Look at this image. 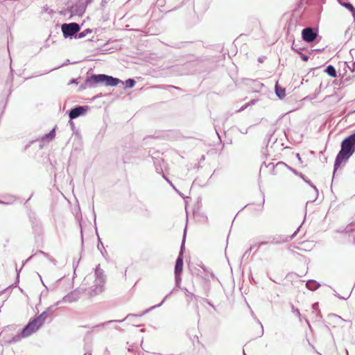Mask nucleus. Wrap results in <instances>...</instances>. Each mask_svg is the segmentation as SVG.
<instances>
[{
	"instance_id": "nucleus-2",
	"label": "nucleus",
	"mask_w": 355,
	"mask_h": 355,
	"mask_svg": "<svg viewBox=\"0 0 355 355\" xmlns=\"http://www.w3.org/2000/svg\"><path fill=\"white\" fill-rule=\"evenodd\" d=\"M121 80L119 78H114L105 74L92 75L85 80V88L95 87L98 83H104L106 86H116Z\"/></svg>"
},
{
	"instance_id": "nucleus-1",
	"label": "nucleus",
	"mask_w": 355,
	"mask_h": 355,
	"mask_svg": "<svg viewBox=\"0 0 355 355\" xmlns=\"http://www.w3.org/2000/svg\"><path fill=\"white\" fill-rule=\"evenodd\" d=\"M355 152V133L346 137L341 144V149L338 153L335 163L334 172L343 164L345 163L347 159Z\"/></svg>"
},
{
	"instance_id": "nucleus-24",
	"label": "nucleus",
	"mask_w": 355,
	"mask_h": 355,
	"mask_svg": "<svg viewBox=\"0 0 355 355\" xmlns=\"http://www.w3.org/2000/svg\"><path fill=\"white\" fill-rule=\"evenodd\" d=\"M297 157L299 158V159H300V154H297Z\"/></svg>"
},
{
	"instance_id": "nucleus-5",
	"label": "nucleus",
	"mask_w": 355,
	"mask_h": 355,
	"mask_svg": "<svg viewBox=\"0 0 355 355\" xmlns=\"http://www.w3.org/2000/svg\"><path fill=\"white\" fill-rule=\"evenodd\" d=\"M317 31L313 28H305L302 30V39L306 42H313L317 37Z\"/></svg>"
},
{
	"instance_id": "nucleus-6",
	"label": "nucleus",
	"mask_w": 355,
	"mask_h": 355,
	"mask_svg": "<svg viewBox=\"0 0 355 355\" xmlns=\"http://www.w3.org/2000/svg\"><path fill=\"white\" fill-rule=\"evenodd\" d=\"M87 110V108L85 107H76L73 109H72L69 112V117L71 119H76L80 115L83 114Z\"/></svg>"
},
{
	"instance_id": "nucleus-20",
	"label": "nucleus",
	"mask_w": 355,
	"mask_h": 355,
	"mask_svg": "<svg viewBox=\"0 0 355 355\" xmlns=\"http://www.w3.org/2000/svg\"><path fill=\"white\" fill-rule=\"evenodd\" d=\"M313 284V282H307L306 284V286L309 288L313 290V288L311 287V284Z\"/></svg>"
},
{
	"instance_id": "nucleus-21",
	"label": "nucleus",
	"mask_w": 355,
	"mask_h": 355,
	"mask_svg": "<svg viewBox=\"0 0 355 355\" xmlns=\"http://www.w3.org/2000/svg\"><path fill=\"white\" fill-rule=\"evenodd\" d=\"M308 182L311 186V187H313L315 190V191L318 192V189H316V187L314 185H313L310 182Z\"/></svg>"
},
{
	"instance_id": "nucleus-13",
	"label": "nucleus",
	"mask_w": 355,
	"mask_h": 355,
	"mask_svg": "<svg viewBox=\"0 0 355 355\" xmlns=\"http://www.w3.org/2000/svg\"><path fill=\"white\" fill-rule=\"evenodd\" d=\"M343 5L351 11L353 17L355 18V8L350 3H344Z\"/></svg>"
},
{
	"instance_id": "nucleus-9",
	"label": "nucleus",
	"mask_w": 355,
	"mask_h": 355,
	"mask_svg": "<svg viewBox=\"0 0 355 355\" xmlns=\"http://www.w3.org/2000/svg\"><path fill=\"white\" fill-rule=\"evenodd\" d=\"M5 199L6 200V201H0V204H12L17 200V198L12 195L5 196Z\"/></svg>"
},
{
	"instance_id": "nucleus-19",
	"label": "nucleus",
	"mask_w": 355,
	"mask_h": 355,
	"mask_svg": "<svg viewBox=\"0 0 355 355\" xmlns=\"http://www.w3.org/2000/svg\"><path fill=\"white\" fill-rule=\"evenodd\" d=\"M292 49H293V50H295V51H297V52H298V53H299L298 49H297V46H296V45H295L294 43H293V45H292Z\"/></svg>"
},
{
	"instance_id": "nucleus-23",
	"label": "nucleus",
	"mask_w": 355,
	"mask_h": 355,
	"mask_svg": "<svg viewBox=\"0 0 355 355\" xmlns=\"http://www.w3.org/2000/svg\"><path fill=\"white\" fill-rule=\"evenodd\" d=\"M352 65H353V69H351V70H352V72H354V71H355V69H354L355 68V62Z\"/></svg>"
},
{
	"instance_id": "nucleus-7",
	"label": "nucleus",
	"mask_w": 355,
	"mask_h": 355,
	"mask_svg": "<svg viewBox=\"0 0 355 355\" xmlns=\"http://www.w3.org/2000/svg\"><path fill=\"white\" fill-rule=\"evenodd\" d=\"M183 269V259L181 256H179L176 260L175 273L176 276H180Z\"/></svg>"
},
{
	"instance_id": "nucleus-14",
	"label": "nucleus",
	"mask_w": 355,
	"mask_h": 355,
	"mask_svg": "<svg viewBox=\"0 0 355 355\" xmlns=\"http://www.w3.org/2000/svg\"><path fill=\"white\" fill-rule=\"evenodd\" d=\"M135 85V81L133 79L129 78L125 80V85L126 88H132Z\"/></svg>"
},
{
	"instance_id": "nucleus-10",
	"label": "nucleus",
	"mask_w": 355,
	"mask_h": 355,
	"mask_svg": "<svg viewBox=\"0 0 355 355\" xmlns=\"http://www.w3.org/2000/svg\"><path fill=\"white\" fill-rule=\"evenodd\" d=\"M325 71L331 77H336V71L332 65H329L325 69Z\"/></svg>"
},
{
	"instance_id": "nucleus-4",
	"label": "nucleus",
	"mask_w": 355,
	"mask_h": 355,
	"mask_svg": "<svg viewBox=\"0 0 355 355\" xmlns=\"http://www.w3.org/2000/svg\"><path fill=\"white\" fill-rule=\"evenodd\" d=\"M63 35L65 38L76 36L80 31V26L76 23L63 24L61 27Z\"/></svg>"
},
{
	"instance_id": "nucleus-22",
	"label": "nucleus",
	"mask_w": 355,
	"mask_h": 355,
	"mask_svg": "<svg viewBox=\"0 0 355 355\" xmlns=\"http://www.w3.org/2000/svg\"><path fill=\"white\" fill-rule=\"evenodd\" d=\"M165 178V179L166 180V181H167V182H168V183H169V184H171V186L175 189V187L173 186V184H172V182H170V181H169L168 179H166V178Z\"/></svg>"
},
{
	"instance_id": "nucleus-11",
	"label": "nucleus",
	"mask_w": 355,
	"mask_h": 355,
	"mask_svg": "<svg viewBox=\"0 0 355 355\" xmlns=\"http://www.w3.org/2000/svg\"><path fill=\"white\" fill-rule=\"evenodd\" d=\"M92 33V30L89 28H87L84 30L83 31L78 33L77 35H76L75 38L77 39H82L85 37H86L89 33Z\"/></svg>"
},
{
	"instance_id": "nucleus-3",
	"label": "nucleus",
	"mask_w": 355,
	"mask_h": 355,
	"mask_svg": "<svg viewBox=\"0 0 355 355\" xmlns=\"http://www.w3.org/2000/svg\"><path fill=\"white\" fill-rule=\"evenodd\" d=\"M46 318V313L43 312L37 318L30 321L21 331V337L26 338L36 332L43 324Z\"/></svg>"
},
{
	"instance_id": "nucleus-12",
	"label": "nucleus",
	"mask_w": 355,
	"mask_h": 355,
	"mask_svg": "<svg viewBox=\"0 0 355 355\" xmlns=\"http://www.w3.org/2000/svg\"><path fill=\"white\" fill-rule=\"evenodd\" d=\"M55 129L53 128L52 130H51V132L49 133L44 135L42 137V139L43 140H46V139L51 140L55 137Z\"/></svg>"
},
{
	"instance_id": "nucleus-17",
	"label": "nucleus",
	"mask_w": 355,
	"mask_h": 355,
	"mask_svg": "<svg viewBox=\"0 0 355 355\" xmlns=\"http://www.w3.org/2000/svg\"><path fill=\"white\" fill-rule=\"evenodd\" d=\"M276 166L278 167V166H286V164H285L284 163L282 162H278L277 164H276Z\"/></svg>"
},
{
	"instance_id": "nucleus-15",
	"label": "nucleus",
	"mask_w": 355,
	"mask_h": 355,
	"mask_svg": "<svg viewBox=\"0 0 355 355\" xmlns=\"http://www.w3.org/2000/svg\"><path fill=\"white\" fill-rule=\"evenodd\" d=\"M249 105V103H246L244 105H243L239 110L238 112H241V111H243L244 110L245 108H247V107Z\"/></svg>"
},
{
	"instance_id": "nucleus-16",
	"label": "nucleus",
	"mask_w": 355,
	"mask_h": 355,
	"mask_svg": "<svg viewBox=\"0 0 355 355\" xmlns=\"http://www.w3.org/2000/svg\"><path fill=\"white\" fill-rule=\"evenodd\" d=\"M300 54H301V57H302L303 60H304V61H307L308 60L309 57L307 55L302 54V53H300Z\"/></svg>"
},
{
	"instance_id": "nucleus-8",
	"label": "nucleus",
	"mask_w": 355,
	"mask_h": 355,
	"mask_svg": "<svg viewBox=\"0 0 355 355\" xmlns=\"http://www.w3.org/2000/svg\"><path fill=\"white\" fill-rule=\"evenodd\" d=\"M275 93L279 98H283L286 96L285 89L278 86L277 84L275 85Z\"/></svg>"
},
{
	"instance_id": "nucleus-18",
	"label": "nucleus",
	"mask_w": 355,
	"mask_h": 355,
	"mask_svg": "<svg viewBox=\"0 0 355 355\" xmlns=\"http://www.w3.org/2000/svg\"><path fill=\"white\" fill-rule=\"evenodd\" d=\"M267 167H270V168H272V170H274V169H275V165H274V164H273V163H270V164H268V165L267 166Z\"/></svg>"
}]
</instances>
